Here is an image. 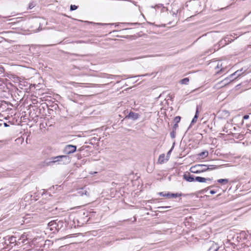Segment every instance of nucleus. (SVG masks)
I'll return each instance as SVG.
<instances>
[{
  "mask_svg": "<svg viewBox=\"0 0 251 251\" xmlns=\"http://www.w3.org/2000/svg\"><path fill=\"white\" fill-rule=\"evenodd\" d=\"M76 151V146L72 145H66L63 151V152L65 155H69L74 153Z\"/></svg>",
  "mask_w": 251,
  "mask_h": 251,
  "instance_id": "nucleus-3",
  "label": "nucleus"
},
{
  "mask_svg": "<svg viewBox=\"0 0 251 251\" xmlns=\"http://www.w3.org/2000/svg\"><path fill=\"white\" fill-rule=\"evenodd\" d=\"M141 57H139L138 58H135V59H138V58H141Z\"/></svg>",
  "mask_w": 251,
  "mask_h": 251,
  "instance_id": "nucleus-34",
  "label": "nucleus"
},
{
  "mask_svg": "<svg viewBox=\"0 0 251 251\" xmlns=\"http://www.w3.org/2000/svg\"><path fill=\"white\" fill-rule=\"evenodd\" d=\"M181 119V117L179 116L176 117L174 118V122L176 123L175 124H178Z\"/></svg>",
  "mask_w": 251,
  "mask_h": 251,
  "instance_id": "nucleus-18",
  "label": "nucleus"
},
{
  "mask_svg": "<svg viewBox=\"0 0 251 251\" xmlns=\"http://www.w3.org/2000/svg\"><path fill=\"white\" fill-rule=\"evenodd\" d=\"M139 117L138 113L130 111L129 114L125 117V119H132L133 120H137Z\"/></svg>",
  "mask_w": 251,
  "mask_h": 251,
  "instance_id": "nucleus-6",
  "label": "nucleus"
},
{
  "mask_svg": "<svg viewBox=\"0 0 251 251\" xmlns=\"http://www.w3.org/2000/svg\"><path fill=\"white\" fill-rule=\"evenodd\" d=\"M219 168L217 165H210L205 164H197L191 167L190 172L194 174H200L206 171H210Z\"/></svg>",
  "mask_w": 251,
  "mask_h": 251,
  "instance_id": "nucleus-1",
  "label": "nucleus"
},
{
  "mask_svg": "<svg viewBox=\"0 0 251 251\" xmlns=\"http://www.w3.org/2000/svg\"><path fill=\"white\" fill-rule=\"evenodd\" d=\"M171 206H159L157 207V208L159 210H160L159 211L160 212H162V210H163L166 208H169Z\"/></svg>",
  "mask_w": 251,
  "mask_h": 251,
  "instance_id": "nucleus-20",
  "label": "nucleus"
},
{
  "mask_svg": "<svg viewBox=\"0 0 251 251\" xmlns=\"http://www.w3.org/2000/svg\"><path fill=\"white\" fill-rule=\"evenodd\" d=\"M229 180L228 179H219L217 180V182L219 183L223 184H226L228 182Z\"/></svg>",
  "mask_w": 251,
  "mask_h": 251,
  "instance_id": "nucleus-12",
  "label": "nucleus"
},
{
  "mask_svg": "<svg viewBox=\"0 0 251 251\" xmlns=\"http://www.w3.org/2000/svg\"><path fill=\"white\" fill-rule=\"evenodd\" d=\"M75 56H78V55L75 53L73 54Z\"/></svg>",
  "mask_w": 251,
  "mask_h": 251,
  "instance_id": "nucleus-30",
  "label": "nucleus"
},
{
  "mask_svg": "<svg viewBox=\"0 0 251 251\" xmlns=\"http://www.w3.org/2000/svg\"><path fill=\"white\" fill-rule=\"evenodd\" d=\"M78 6L75 5H71L70 6V10L74 11L76 10Z\"/></svg>",
  "mask_w": 251,
  "mask_h": 251,
  "instance_id": "nucleus-22",
  "label": "nucleus"
},
{
  "mask_svg": "<svg viewBox=\"0 0 251 251\" xmlns=\"http://www.w3.org/2000/svg\"><path fill=\"white\" fill-rule=\"evenodd\" d=\"M151 7L154 8H159L161 7H162L163 9L165 8V7L163 6V5L162 4H158L154 6H152Z\"/></svg>",
  "mask_w": 251,
  "mask_h": 251,
  "instance_id": "nucleus-19",
  "label": "nucleus"
},
{
  "mask_svg": "<svg viewBox=\"0 0 251 251\" xmlns=\"http://www.w3.org/2000/svg\"><path fill=\"white\" fill-rule=\"evenodd\" d=\"M208 154V152L207 151H202L199 154V155L201 157L204 158V157L207 156Z\"/></svg>",
  "mask_w": 251,
  "mask_h": 251,
  "instance_id": "nucleus-16",
  "label": "nucleus"
},
{
  "mask_svg": "<svg viewBox=\"0 0 251 251\" xmlns=\"http://www.w3.org/2000/svg\"><path fill=\"white\" fill-rule=\"evenodd\" d=\"M211 187H212L211 186H210V187H208L207 189H208L209 188Z\"/></svg>",
  "mask_w": 251,
  "mask_h": 251,
  "instance_id": "nucleus-35",
  "label": "nucleus"
},
{
  "mask_svg": "<svg viewBox=\"0 0 251 251\" xmlns=\"http://www.w3.org/2000/svg\"><path fill=\"white\" fill-rule=\"evenodd\" d=\"M189 81V78L187 77H185V78H183L181 80H180V82L181 84H187Z\"/></svg>",
  "mask_w": 251,
  "mask_h": 251,
  "instance_id": "nucleus-14",
  "label": "nucleus"
},
{
  "mask_svg": "<svg viewBox=\"0 0 251 251\" xmlns=\"http://www.w3.org/2000/svg\"><path fill=\"white\" fill-rule=\"evenodd\" d=\"M3 125H4V126L5 127H8V126H9L7 123H3Z\"/></svg>",
  "mask_w": 251,
  "mask_h": 251,
  "instance_id": "nucleus-28",
  "label": "nucleus"
},
{
  "mask_svg": "<svg viewBox=\"0 0 251 251\" xmlns=\"http://www.w3.org/2000/svg\"><path fill=\"white\" fill-rule=\"evenodd\" d=\"M170 136L172 138H175L176 137V131L173 130V131L170 133Z\"/></svg>",
  "mask_w": 251,
  "mask_h": 251,
  "instance_id": "nucleus-21",
  "label": "nucleus"
},
{
  "mask_svg": "<svg viewBox=\"0 0 251 251\" xmlns=\"http://www.w3.org/2000/svg\"><path fill=\"white\" fill-rule=\"evenodd\" d=\"M242 69L237 70L234 73L231 74L227 78H228L230 81H233L234 79L237 78L242 75V74L243 73H242Z\"/></svg>",
  "mask_w": 251,
  "mask_h": 251,
  "instance_id": "nucleus-5",
  "label": "nucleus"
},
{
  "mask_svg": "<svg viewBox=\"0 0 251 251\" xmlns=\"http://www.w3.org/2000/svg\"><path fill=\"white\" fill-rule=\"evenodd\" d=\"M13 238H14V237H12L11 239V241L14 240V239H13Z\"/></svg>",
  "mask_w": 251,
  "mask_h": 251,
  "instance_id": "nucleus-31",
  "label": "nucleus"
},
{
  "mask_svg": "<svg viewBox=\"0 0 251 251\" xmlns=\"http://www.w3.org/2000/svg\"><path fill=\"white\" fill-rule=\"evenodd\" d=\"M182 195V194H178V193H170V198H176L179 196H181Z\"/></svg>",
  "mask_w": 251,
  "mask_h": 251,
  "instance_id": "nucleus-17",
  "label": "nucleus"
},
{
  "mask_svg": "<svg viewBox=\"0 0 251 251\" xmlns=\"http://www.w3.org/2000/svg\"><path fill=\"white\" fill-rule=\"evenodd\" d=\"M215 251H217V250H216Z\"/></svg>",
  "mask_w": 251,
  "mask_h": 251,
  "instance_id": "nucleus-37",
  "label": "nucleus"
},
{
  "mask_svg": "<svg viewBox=\"0 0 251 251\" xmlns=\"http://www.w3.org/2000/svg\"><path fill=\"white\" fill-rule=\"evenodd\" d=\"M78 194L80 196L85 195L87 197L89 196V193L85 188L80 189L77 192Z\"/></svg>",
  "mask_w": 251,
  "mask_h": 251,
  "instance_id": "nucleus-8",
  "label": "nucleus"
},
{
  "mask_svg": "<svg viewBox=\"0 0 251 251\" xmlns=\"http://www.w3.org/2000/svg\"><path fill=\"white\" fill-rule=\"evenodd\" d=\"M183 178L187 181L188 182H193L195 181V176L192 175H190V173L185 174L183 176Z\"/></svg>",
  "mask_w": 251,
  "mask_h": 251,
  "instance_id": "nucleus-7",
  "label": "nucleus"
},
{
  "mask_svg": "<svg viewBox=\"0 0 251 251\" xmlns=\"http://www.w3.org/2000/svg\"><path fill=\"white\" fill-rule=\"evenodd\" d=\"M174 149V145L172 146L171 149L168 151V152L167 153V155L166 157V161H168L170 158V156L171 155V153Z\"/></svg>",
  "mask_w": 251,
  "mask_h": 251,
  "instance_id": "nucleus-15",
  "label": "nucleus"
},
{
  "mask_svg": "<svg viewBox=\"0 0 251 251\" xmlns=\"http://www.w3.org/2000/svg\"><path fill=\"white\" fill-rule=\"evenodd\" d=\"M210 193L211 194H214L216 193V192L214 190H210Z\"/></svg>",
  "mask_w": 251,
  "mask_h": 251,
  "instance_id": "nucleus-27",
  "label": "nucleus"
},
{
  "mask_svg": "<svg viewBox=\"0 0 251 251\" xmlns=\"http://www.w3.org/2000/svg\"><path fill=\"white\" fill-rule=\"evenodd\" d=\"M37 100L36 99H32V104H36L37 103Z\"/></svg>",
  "mask_w": 251,
  "mask_h": 251,
  "instance_id": "nucleus-24",
  "label": "nucleus"
},
{
  "mask_svg": "<svg viewBox=\"0 0 251 251\" xmlns=\"http://www.w3.org/2000/svg\"><path fill=\"white\" fill-rule=\"evenodd\" d=\"M13 238H14V237H12L11 239V241L14 240V239H13Z\"/></svg>",
  "mask_w": 251,
  "mask_h": 251,
  "instance_id": "nucleus-32",
  "label": "nucleus"
},
{
  "mask_svg": "<svg viewBox=\"0 0 251 251\" xmlns=\"http://www.w3.org/2000/svg\"><path fill=\"white\" fill-rule=\"evenodd\" d=\"M166 160V158H165V154H161L159 155L158 158V162L160 163H163Z\"/></svg>",
  "mask_w": 251,
  "mask_h": 251,
  "instance_id": "nucleus-11",
  "label": "nucleus"
},
{
  "mask_svg": "<svg viewBox=\"0 0 251 251\" xmlns=\"http://www.w3.org/2000/svg\"><path fill=\"white\" fill-rule=\"evenodd\" d=\"M178 124H175L174 125V126H173V130H175L176 129V128L178 127Z\"/></svg>",
  "mask_w": 251,
  "mask_h": 251,
  "instance_id": "nucleus-23",
  "label": "nucleus"
},
{
  "mask_svg": "<svg viewBox=\"0 0 251 251\" xmlns=\"http://www.w3.org/2000/svg\"><path fill=\"white\" fill-rule=\"evenodd\" d=\"M158 195L162 197H165L168 198H170V193L169 192H168L167 193H164L163 192H159L158 193Z\"/></svg>",
  "mask_w": 251,
  "mask_h": 251,
  "instance_id": "nucleus-13",
  "label": "nucleus"
},
{
  "mask_svg": "<svg viewBox=\"0 0 251 251\" xmlns=\"http://www.w3.org/2000/svg\"><path fill=\"white\" fill-rule=\"evenodd\" d=\"M62 226V225H59V227H60V228L61 227V226Z\"/></svg>",
  "mask_w": 251,
  "mask_h": 251,
  "instance_id": "nucleus-33",
  "label": "nucleus"
},
{
  "mask_svg": "<svg viewBox=\"0 0 251 251\" xmlns=\"http://www.w3.org/2000/svg\"><path fill=\"white\" fill-rule=\"evenodd\" d=\"M195 180L199 182H205L206 180H211V178L195 176Z\"/></svg>",
  "mask_w": 251,
  "mask_h": 251,
  "instance_id": "nucleus-9",
  "label": "nucleus"
},
{
  "mask_svg": "<svg viewBox=\"0 0 251 251\" xmlns=\"http://www.w3.org/2000/svg\"><path fill=\"white\" fill-rule=\"evenodd\" d=\"M127 24L131 25H138L139 24L137 23H127Z\"/></svg>",
  "mask_w": 251,
  "mask_h": 251,
  "instance_id": "nucleus-26",
  "label": "nucleus"
},
{
  "mask_svg": "<svg viewBox=\"0 0 251 251\" xmlns=\"http://www.w3.org/2000/svg\"><path fill=\"white\" fill-rule=\"evenodd\" d=\"M249 118V116L248 115H245L243 116L244 120H247Z\"/></svg>",
  "mask_w": 251,
  "mask_h": 251,
  "instance_id": "nucleus-25",
  "label": "nucleus"
},
{
  "mask_svg": "<svg viewBox=\"0 0 251 251\" xmlns=\"http://www.w3.org/2000/svg\"><path fill=\"white\" fill-rule=\"evenodd\" d=\"M52 160L49 162L48 164L58 163L59 164H67L71 161V157L67 155H59L51 158Z\"/></svg>",
  "mask_w": 251,
  "mask_h": 251,
  "instance_id": "nucleus-2",
  "label": "nucleus"
},
{
  "mask_svg": "<svg viewBox=\"0 0 251 251\" xmlns=\"http://www.w3.org/2000/svg\"><path fill=\"white\" fill-rule=\"evenodd\" d=\"M2 124H0V126H1Z\"/></svg>",
  "mask_w": 251,
  "mask_h": 251,
  "instance_id": "nucleus-36",
  "label": "nucleus"
},
{
  "mask_svg": "<svg viewBox=\"0 0 251 251\" xmlns=\"http://www.w3.org/2000/svg\"><path fill=\"white\" fill-rule=\"evenodd\" d=\"M63 223L61 221H59L57 222V220H53L50 222L48 225V226L50 227V229L52 230L53 228H55L56 230H58L60 228V227H59V225H62Z\"/></svg>",
  "mask_w": 251,
  "mask_h": 251,
  "instance_id": "nucleus-4",
  "label": "nucleus"
},
{
  "mask_svg": "<svg viewBox=\"0 0 251 251\" xmlns=\"http://www.w3.org/2000/svg\"><path fill=\"white\" fill-rule=\"evenodd\" d=\"M198 115H199V111H198V109L197 108L195 116L191 121V125L194 124V123H195L197 122V120L198 118Z\"/></svg>",
  "mask_w": 251,
  "mask_h": 251,
  "instance_id": "nucleus-10",
  "label": "nucleus"
},
{
  "mask_svg": "<svg viewBox=\"0 0 251 251\" xmlns=\"http://www.w3.org/2000/svg\"><path fill=\"white\" fill-rule=\"evenodd\" d=\"M110 76H111V75H108V74H106V75H105V76H104V77H106L109 78Z\"/></svg>",
  "mask_w": 251,
  "mask_h": 251,
  "instance_id": "nucleus-29",
  "label": "nucleus"
}]
</instances>
